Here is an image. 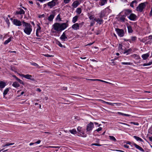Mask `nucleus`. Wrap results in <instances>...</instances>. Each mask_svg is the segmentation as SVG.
<instances>
[{
  "label": "nucleus",
  "instance_id": "obj_1",
  "mask_svg": "<svg viewBox=\"0 0 152 152\" xmlns=\"http://www.w3.org/2000/svg\"><path fill=\"white\" fill-rule=\"evenodd\" d=\"M68 26V24L66 23H56L52 26L54 29L57 31H61L65 29Z\"/></svg>",
  "mask_w": 152,
  "mask_h": 152
},
{
  "label": "nucleus",
  "instance_id": "obj_2",
  "mask_svg": "<svg viewBox=\"0 0 152 152\" xmlns=\"http://www.w3.org/2000/svg\"><path fill=\"white\" fill-rule=\"evenodd\" d=\"M23 26L24 27L23 31L24 33L28 35L30 34L32 31V26L30 24L24 21L22 22Z\"/></svg>",
  "mask_w": 152,
  "mask_h": 152
},
{
  "label": "nucleus",
  "instance_id": "obj_3",
  "mask_svg": "<svg viewBox=\"0 0 152 152\" xmlns=\"http://www.w3.org/2000/svg\"><path fill=\"white\" fill-rule=\"evenodd\" d=\"M148 3V2H145L140 4L136 7V10L140 12H142L143 10L145 7L146 5Z\"/></svg>",
  "mask_w": 152,
  "mask_h": 152
},
{
  "label": "nucleus",
  "instance_id": "obj_4",
  "mask_svg": "<svg viewBox=\"0 0 152 152\" xmlns=\"http://www.w3.org/2000/svg\"><path fill=\"white\" fill-rule=\"evenodd\" d=\"M58 4V0H52L48 2L47 4H45L44 5L46 6V5H47L51 9Z\"/></svg>",
  "mask_w": 152,
  "mask_h": 152
},
{
  "label": "nucleus",
  "instance_id": "obj_5",
  "mask_svg": "<svg viewBox=\"0 0 152 152\" xmlns=\"http://www.w3.org/2000/svg\"><path fill=\"white\" fill-rule=\"evenodd\" d=\"M94 128V124L91 122H90L87 126L86 128V132H90Z\"/></svg>",
  "mask_w": 152,
  "mask_h": 152
},
{
  "label": "nucleus",
  "instance_id": "obj_6",
  "mask_svg": "<svg viewBox=\"0 0 152 152\" xmlns=\"http://www.w3.org/2000/svg\"><path fill=\"white\" fill-rule=\"evenodd\" d=\"M19 75L22 77L25 78L26 79H27L30 80H31L34 81L35 79L34 78L32 77V76L31 75L29 74H27L26 75L23 74H19Z\"/></svg>",
  "mask_w": 152,
  "mask_h": 152
},
{
  "label": "nucleus",
  "instance_id": "obj_7",
  "mask_svg": "<svg viewBox=\"0 0 152 152\" xmlns=\"http://www.w3.org/2000/svg\"><path fill=\"white\" fill-rule=\"evenodd\" d=\"M84 23L83 22H82V23L79 24L78 23H75L72 25V28L74 30H77L79 29L80 26L83 25Z\"/></svg>",
  "mask_w": 152,
  "mask_h": 152
},
{
  "label": "nucleus",
  "instance_id": "obj_8",
  "mask_svg": "<svg viewBox=\"0 0 152 152\" xmlns=\"http://www.w3.org/2000/svg\"><path fill=\"white\" fill-rule=\"evenodd\" d=\"M115 30L116 31L118 35L120 37L124 36V30L122 29H120L118 28L115 29Z\"/></svg>",
  "mask_w": 152,
  "mask_h": 152
},
{
  "label": "nucleus",
  "instance_id": "obj_9",
  "mask_svg": "<svg viewBox=\"0 0 152 152\" xmlns=\"http://www.w3.org/2000/svg\"><path fill=\"white\" fill-rule=\"evenodd\" d=\"M14 25L17 26H20L22 25L21 22L17 19H14L13 21Z\"/></svg>",
  "mask_w": 152,
  "mask_h": 152
},
{
  "label": "nucleus",
  "instance_id": "obj_10",
  "mask_svg": "<svg viewBox=\"0 0 152 152\" xmlns=\"http://www.w3.org/2000/svg\"><path fill=\"white\" fill-rule=\"evenodd\" d=\"M128 17L130 20L134 21L136 20L137 17L134 14L131 13Z\"/></svg>",
  "mask_w": 152,
  "mask_h": 152
},
{
  "label": "nucleus",
  "instance_id": "obj_11",
  "mask_svg": "<svg viewBox=\"0 0 152 152\" xmlns=\"http://www.w3.org/2000/svg\"><path fill=\"white\" fill-rule=\"evenodd\" d=\"M66 31L64 32H63L60 37V39L62 41H65L67 39V37L66 36L65 33Z\"/></svg>",
  "mask_w": 152,
  "mask_h": 152
},
{
  "label": "nucleus",
  "instance_id": "obj_12",
  "mask_svg": "<svg viewBox=\"0 0 152 152\" xmlns=\"http://www.w3.org/2000/svg\"><path fill=\"white\" fill-rule=\"evenodd\" d=\"M99 17L100 18H102L104 17L107 16V15L104 10L101 11L99 13Z\"/></svg>",
  "mask_w": 152,
  "mask_h": 152
},
{
  "label": "nucleus",
  "instance_id": "obj_13",
  "mask_svg": "<svg viewBox=\"0 0 152 152\" xmlns=\"http://www.w3.org/2000/svg\"><path fill=\"white\" fill-rule=\"evenodd\" d=\"M137 37L136 36H132L131 37L130 39H128L127 41L131 43L132 42H135L137 40Z\"/></svg>",
  "mask_w": 152,
  "mask_h": 152
},
{
  "label": "nucleus",
  "instance_id": "obj_14",
  "mask_svg": "<svg viewBox=\"0 0 152 152\" xmlns=\"http://www.w3.org/2000/svg\"><path fill=\"white\" fill-rule=\"evenodd\" d=\"M25 14V11L21 8H19L18 10L16 12L15 14Z\"/></svg>",
  "mask_w": 152,
  "mask_h": 152
},
{
  "label": "nucleus",
  "instance_id": "obj_15",
  "mask_svg": "<svg viewBox=\"0 0 152 152\" xmlns=\"http://www.w3.org/2000/svg\"><path fill=\"white\" fill-rule=\"evenodd\" d=\"M6 83L3 81H1L0 82V88L2 89L4 88L6 86Z\"/></svg>",
  "mask_w": 152,
  "mask_h": 152
},
{
  "label": "nucleus",
  "instance_id": "obj_16",
  "mask_svg": "<svg viewBox=\"0 0 152 152\" xmlns=\"http://www.w3.org/2000/svg\"><path fill=\"white\" fill-rule=\"evenodd\" d=\"M124 14L126 16L128 15L131 14L132 11L129 9H127L124 10Z\"/></svg>",
  "mask_w": 152,
  "mask_h": 152
},
{
  "label": "nucleus",
  "instance_id": "obj_17",
  "mask_svg": "<svg viewBox=\"0 0 152 152\" xmlns=\"http://www.w3.org/2000/svg\"><path fill=\"white\" fill-rule=\"evenodd\" d=\"M104 10L105 11L107 15L112 12V10L109 9V7H107L106 8L104 9Z\"/></svg>",
  "mask_w": 152,
  "mask_h": 152
},
{
  "label": "nucleus",
  "instance_id": "obj_18",
  "mask_svg": "<svg viewBox=\"0 0 152 152\" xmlns=\"http://www.w3.org/2000/svg\"><path fill=\"white\" fill-rule=\"evenodd\" d=\"M134 146H135V147H136V148L141 151H142L143 152H144V150L140 146H139V145H137L136 144H134Z\"/></svg>",
  "mask_w": 152,
  "mask_h": 152
},
{
  "label": "nucleus",
  "instance_id": "obj_19",
  "mask_svg": "<svg viewBox=\"0 0 152 152\" xmlns=\"http://www.w3.org/2000/svg\"><path fill=\"white\" fill-rule=\"evenodd\" d=\"M137 2L136 0H134L132 1L130 4V6L131 7L134 8V7L137 6Z\"/></svg>",
  "mask_w": 152,
  "mask_h": 152
},
{
  "label": "nucleus",
  "instance_id": "obj_20",
  "mask_svg": "<svg viewBox=\"0 0 152 152\" xmlns=\"http://www.w3.org/2000/svg\"><path fill=\"white\" fill-rule=\"evenodd\" d=\"M79 4V2L77 1H74L72 4V6L74 8H76Z\"/></svg>",
  "mask_w": 152,
  "mask_h": 152
},
{
  "label": "nucleus",
  "instance_id": "obj_21",
  "mask_svg": "<svg viewBox=\"0 0 152 152\" xmlns=\"http://www.w3.org/2000/svg\"><path fill=\"white\" fill-rule=\"evenodd\" d=\"M149 56V54L148 53H147L142 55V57L143 60H146L148 58Z\"/></svg>",
  "mask_w": 152,
  "mask_h": 152
},
{
  "label": "nucleus",
  "instance_id": "obj_22",
  "mask_svg": "<svg viewBox=\"0 0 152 152\" xmlns=\"http://www.w3.org/2000/svg\"><path fill=\"white\" fill-rule=\"evenodd\" d=\"M10 88H7L5 89L3 93V94L4 97L6 95H7L10 90Z\"/></svg>",
  "mask_w": 152,
  "mask_h": 152
},
{
  "label": "nucleus",
  "instance_id": "obj_23",
  "mask_svg": "<svg viewBox=\"0 0 152 152\" xmlns=\"http://www.w3.org/2000/svg\"><path fill=\"white\" fill-rule=\"evenodd\" d=\"M99 4L101 6H103L107 3V0H99Z\"/></svg>",
  "mask_w": 152,
  "mask_h": 152
},
{
  "label": "nucleus",
  "instance_id": "obj_24",
  "mask_svg": "<svg viewBox=\"0 0 152 152\" xmlns=\"http://www.w3.org/2000/svg\"><path fill=\"white\" fill-rule=\"evenodd\" d=\"M133 58L136 59H139L140 58V56L138 55L134 54L131 56Z\"/></svg>",
  "mask_w": 152,
  "mask_h": 152
},
{
  "label": "nucleus",
  "instance_id": "obj_25",
  "mask_svg": "<svg viewBox=\"0 0 152 152\" xmlns=\"http://www.w3.org/2000/svg\"><path fill=\"white\" fill-rule=\"evenodd\" d=\"M13 39V37H10L9 38H8L7 40H6L4 42V45H7L8 43L9 42H10L12 40V39Z\"/></svg>",
  "mask_w": 152,
  "mask_h": 152
},
{
  "label": "nucleus",
  "instance_id": "obj_26",
  "mask_svg": "<svg viewBox=\"0 0 152 152\" xmlns=\"http://www.w3.org/2000/svg\"><path fill=\"white\" fill-rule=\"evenodd\" d=\"M96 21L99 24H102L103 22V20L102 18H98L96 20Z\"/></svg>",
  "mask_w": 152,
  "mask_h": 152
},
{
  "label": "nucleus",
  "instance_id": "obj_27",
  "mask_svg": "<svg viewBox=\"0 0 152 152\" xmlns=\"http://www.w3.org/2000/svg\"><path fill=\"white\" fill-rule=\"evenodd\" d=\"M12 86L15 88H17L20 86V84L18 82H15L12 84Z\"/></svg>",
  "mask_w": 152,
  "mask_h": 152
},
{
  "label": "nucleus",
  "instance_id": "obj_28",
  "mask_svg": "<svg viewBox=\"0 0 152 152\" xmlns=\"http://www.w3.org/2000/svg\"><path fill=\"white\" fill-rule=\"evenodd\" d=\"M127 28L128 32L129 33H132L133 32V30L131 26L129 25L127 26Z\"/></svg>",
  "mask_w": 152,
  "mask_h": 152
},
{
  "label": "nucleus",
  "instance_id": "obj_29",
  "mask_svg": "<svg viewBox=\"0 0 152 152\" xmlns=\"http://www.w3.org/2000/svg\"><path fill=\"white\" fill-rule=\"evenodd\" d=\"M132 51V49L131 48H129L128 50H125L124 52V54H126V55L129 54Z\"/></svg>",
  "mask_w": 152,
  "mask_h": 152
},
{
  "label": "nucleus",
  "instance_id": "obj_30",
  "mask_svg": "<svg viewBox=\"0 0 152 152\" xmlns=\"http://www.w3.org/2000/svg\"><path fill=\"white\" fill-rule=\"evenodd\" d=\"M133 137L137 141H139L141 142H143V140L141 138L137 136H134Z\"/></svg>",
  "mask_w": 152,
  "mask_h": 152
},
{
  "label": "nucleus",
  "instance_id": "obj_31",
  "mask_svg": "<svg viewBox=\"0 0 152 152\" xmlns=\"http://www.w3.org/2000/svg\"><path fill=\"white\" fill-rule=\"evenodd\" d=\"M88 17L89 18L90 20H93L94 17V15L90 13H88Z\"/></svg>",
  "mask_w": 152,
  "mask_h": 152
},
{
  "label": "nucleus",
  "instance_id": "obj_32",
  "mask_svg": "<svg viewBox=\"0 0 152 152\" xmlns=\"http://www.w3.org/2000/svg\"><path fill=\"white\" fill-rule=\"evenodd\" d=\"M78 16H75L74 17L72 20V22L73 23H75L78 20Z\"/></svg>",
  "mask_w": 152,
  "mask_h": 152
},
{
  "label": "nucleus",
  "instance_id": "obj_33",
  "mask_svg": "<svg viewBox=\"0 0 152 152\" xmlns=\"http://www.w3.org/2000/svg\"><path fill=\"white\" fill-rule=\"evenodd\" d=\"M117 114L120 115H124L126 116H131V115H130L124 113H121L120 112H118L117 113Z\"/></svg>",
  "mask_w": 152,
  "mask_h": 152
},
{
  "label": "nucleus",
  "instance_id": "obj_34",
  "mask_svg": "<svg viewBox=\"0 0 152 152\" xmlns=\"http://www.w3.org/2000/svg\"><path fill=\"white\" fill-rule=\"evenodd\" d=\"M54 16L53 15H50L48 17V19L49 21H52L54 18Z\"/></svg>",
  "mask_w": 152,
  "mask_h": 152
},
{
  "label": "nucleus",
  "instance_id": "obj_35",
  "mask_svg": "<svg viewBox=\"0 0 152 152\" xmlns=\"http://www.w3.org/2000/svg\"><path fill=\"white\" fill-rule=\"evenodd\" d=\"M14 144V143H7L5 145H2V147H4L6 146H8L10 145H13Z\"/></svg>",
  "mask_w": 152,
  "mask_h": 152
},
{
  "label": "nucleus",
  "instance_id": "obj_36",
  "mask_svg": "<svg viewBox=\"0 0 152 152\" xmlns=\"http://www.w3.org/2000/svg\"><path fill=\"white\" fill-rule=\"evenodd\" d=\"M69 132L72 134H75L77 133V131L75 129H73L72 130H70Z\"/></svg>",
  "mask_w": 152,
  "mask_h": 152
},
{
  "label": "nucleus",
  "instance_id": "obj_37",
  "mask_svg": "<svg viewBox=\"0 0 152 152\" xmlns=\"http://www.w3.org/2000/svg\"><path fill=\"white\" fill-rule=\"evenodd\" d=\"M121 64L124 65H132L133 63L130 62H121Z\"/></svg>",
  "mask_w": 152,
  "mask_h": 152
},
{
  "label": "nucleus",
  "instance_id": "obj_38",
  "mask_svg": "<svg viewBox=\"0 0 152 152\" xmlns=\"http://www.w3.org/2000/svg\"><path fill=\"white\" fill-rule=\"evenodd\" d=\"M110 139L114 141H116V140L115 138L113 136H109Z\"/></svg>",
  "mask_w": 152,
  "mask_h": 152
},
{
  "label": "nucleus",
  "instance_id": "obj_39",
  "mask_svg": "<svg viewBox=\"0 0 152 152\" xmlns=\"http://www.w3.org/2000/svg\"><path fill=\"white\" fill-rule=\"evenodd\" d=\"M125 18V16H121L119 18V19L121 21L124 22V21Z\"/></svg>",
  "mask_w": 152,
  "mask_h": 152
},
{
  "label": "nucleus",
  "instance_id": "obj_40",
  "mask_svg": "<svg viewBox=\"0 0 152 152\" xmlns=\"http://www.w3.org/2000/svg\"><path fill=\"white\" fill-rule=\"evenodd\" d=\"M76 12L78 14H80L81 12V8H78L76 10Z\"/></svg>",
  "mask_w": 152,
  "mask_h": 152
},
{
  "label": "nucleus",
  "instance_id": "obj_41",
  "mask_svg": "<svg viewBox=\"0 0 152 152\" xmlns=\"http://www.w3.org/2000/svg\"><path fill=\"white\" fill-rule=\"evenodd\" d=\"M82 128L80 126H78L77 128V130L78 132L80 133H82L83 134V132L81 130Z\"/></svg>",
  "mask_w": 152,
  "mask_h": 152
},
{
  "label": "nucleus",
  "instance_id": "obj_42",
  "mask_svg": "<svg viewBox=\"0 0 152 152\" xmlns=\"http://www.w3.org/2000/svg\"><path fill=\"white\" fill-rule=\"evenodd\" d=\"M37 26H38V27L37 28V29L36 32L40 33L41 31V28L38 25H37Z\"/></svg>",
  "mask_w": 152,
  "mask_h": 152
},
{
  "label": "nucleus",
  "instance_id": "obj_43",
  "mask_svg": "<svg viewBox=\"0 0 152 152\" xmlns=\"http://www.w3.org/2000/svg\"><path fill=\"white\" fill-rule=\"evenodd\" d=\"M148 37H145L142 40H140V41L143 43H145L146 41L148 40Z\"/></svg>",
  "mask_w": 152,
  "mask_h": 152
},
{
  "label": "nucleus",
  "instance_id": "obj_44",
  "mask_svg": "<svg viewBox=\"0 0 152 152\" xmlns=\"http://www.w3.org/2000/svg\"><path fill=\"white\" fill-rule=\"evenodd\" d=\"M56 44L58 45L60 47L62 48L63 47H64V46H63L61 43L59 41H57L56 42Z\"/></svg>",
  "mask_w": 152,
  "mask_h": 152
},
{
  "label": "nucleus",
  "instance_id": "obj_45",
  "mask_svg": "<svg viewBox=\"0 0 152 152\" xmlns=\"http://www.w3.org/2000/svg\"><path fill=\"white\" fill-rule=\"evenodd\" d=\"M126 143L130 145L132 147H133L134 146V144H135V143H132L131 142L128 141H127Z\"/></svg>",
  "mask_w": 152,
  "mask_h": 152
},
{
  "label": "nucleus",
  "instance_id": "obj_46",
  "mask_svg": "<svg viewBox=\"0 0 152 152\" xmlns=\"http://www.w3.org/2000/svg\"><path fill=\"white\" fill-rule=\"evenodd\" d=\"M31 64L32 65L36 66L37 67H38L39 66V65L37 64L34 62H31Z\"/></svg>",
  "mask_w": 152,
  "mask_h": 152
},
{
  "label": "nucleus",
  "instance_id": "obj_47",
  "mask_svg": "<svg viewBox=\"0 0 152 152\" xmlns=\"http://www.w3.org/2000/svg\"><path fill=\"white\" fill-rule=\"evenodd\" d=\"M47 148H59L60 147L59 146H48L47 147Z\"/></svg>",
  "mask_w": 152,
  "mask_h": 152
},
{
  "label": "nucleus",
  "instance_id": "obj_48",
  "mask_svg": "<svg viewBox=\"0 0 152 152\" xmlns=\"http://www.w3.org/2000/svg\"><path fill=\"white\" fill-rule=\"evenodd\" d=\"M123 46L121 44H119L118 45V50H123Z\"/></svg>",
  "mask_w": 152,
  "mask_h": 152
},
{
  "label": "nucleus",
  "instance_id": "obj_49",
  "mask_svg": "<svg viewBox=\"0 0 152 152\" xmlns=\"http://www.w3.org/2000/svg\"><path fill=\"white\" fill-rule=\"evenodd\" d=\"M98 81H101V82H104V83H109V84H111V83H109L108 82H107V81H104V80H100V79H98Z\"/></svg>",
  "mask_w": 152,
  "mask_h": 152
},
{
  "label": "nucleus",
  "instance_id": "obj_50",
  "mask_svg": "<svg viewBox=\"0 0 152 152\" xmlns=\"http://www.w3.org/2000/svg\"><path fill=\"white\" fill-rule=\"evenodd\" d=\"M71 0H64V3L65 4H68L70 1Z\"/></svg>",
  "mask_w": 152,
  "mask_h": 152
},
{
  "label": "nucleus",
  "instance_id": "obj_51",
  "mask_svg": "<svg viewBox=\"0 0 152 152\" xmlns=\"http://www.w3.org/2000/svg\"><path fill=\"white\" fill-rule=\"evenodd\" d=\"M102 128L101 127H99V128H98V129H96L94 131H97V132H99L100 131H101L102 130Z\"/></svg>",
  "mask_w": 152,
  "mask_h": 152
},
{
  "label": "nucleus",
  "instance_id": "obj_52",
  "mask_svg": "<svg viewBox=\"0 0 152 152\" xmlns=\"http://www.w3.org/2000/svg\"><path fill=\"white\" fill-rule=\"evenodd\" d=\"M44 56L46 57H52L53 56L49 55L48 54L44 55Z\"/></svg>",
  "mask_w": 152,
  "mask_h": 152
},
{
  "label": "nucleus",
  "instance_id": "obj_53",
  "mask_svg": "<svg viewBox=\"0 0 152 152\" xmlns=\"http://www.w3.org/2000/svg\"><path fill=\"white\" fill-rule=\"evenodd\" d=\"M18 82L21 84H22L23 85H24V82H23V81H22V80H20V79H19V81H18Z\"/></svg>",
  "mask_w": 152,
  "mask_h": 152
},
{
  "label": "nucleus",
  "instance_id": "obj_54",
  "mask_svg": "<svg viewBox=\"0 0 152 152\" xmlns=\"http://www.w3.org/2000/svg\"><path fill=\"white\" fill-rule=\"evenodd\" d=\"M106 104H109V105H112V106H113L114 104V103H112L108 102H106Z\"/></svg>",
  "mask_w": 152,
  "mask_h": 152
},
{
  "label": "nucleus",
  "instance_id": "obj_55",
  "mask_svg": "<svg viewBox=\"0 0 152 152\" xmlns=\"http://www.w3.org/2000/svg\"><path fill=\"white\" fill-rule=\"evenodd\" d=\"M87 80H89L91 81H98V79H86Z\"/></svg>",
  "mask_w": 152,
  "mask_h": 152
},
{
  "label": "nucleus",
  "instance_id": "obj_56",
  "mask_svg": "<svg viewBox=\"0 0 152 152\" xmlns=\"http://www.w3.org/2000/svg\"><path fill=\"white\" fill-rule=\"evenodd\" d=\"M114 104H115L116 106H120L122 104V103H114Z\"/></svg>",
  "mask_w": 152,
  "mask_h": 152
},
{
  "label": "nucleus",
  "instance_id": "obj_57",
  "mask_svg": "<svg viewBox=\"0 0 152 152\" xmlns=\"http://www.w3.org/2000/svg\"><path fill=\"white\" fill-rule=\"evenodd\" d=\"M56 19H57V20L59 19L60 21L61 20V18H60V14H58L57 16V18H56Z\"/></svg>",
  "mask_w": 152,
  "mask_h": 152
},
{
  "label": "nucleus",
  "instance_id": "obj_58",
  "mask_svg": "<svg viewBox=\"0 0 152 152\" xmlns=\"http://www.w3.org/2000/svg\"><path fill=\"white\" fill-rule=\"evenodd\" d=\"M119 123V124H124V125H126L128 126H130V125L128 124H126V123H122V122H119L118 123Z\"/></svg>",
  "mask_w": 152,
  "mask_h": 152
},
{
  "label": "nucleus",
  "instance_id": "obj_59",
  "mask_svg": "<svg viewBox=\"0 0 152 152\" xmlns=\"http://www.w3.org/2000/svg\"><path fill=\"white\" fill-rule=\"evenodd\" d=\"M91 145H95L96 146H100L101 145H99L97 143H93Z\"/></svg>",
  "mask_w": 152,
  "mask_h": 152
},
{
  "label": "nucleus",
  "instance_id": "obj_60",
  "mask_svg": "<svg viewBox=\"0 0 152 152\" xmlns=\"http://www.w3.org/2000/svg\"><path fill=\"white\" fill-rule=\"evenodd\" d=\"M97 100L99 101H101L102 103H106V102H105L102 99H97Z\"/></svg>",
  "mask_w": 152,
  "mask_h": 152
},
{
  "label": "nucleus",
  "instance_id": "obj_61",
  "mask_svg": "<svg viewBox=\"0 0 152 152\" xmlns=\"http://www.w3.org/2000/svg\"><path fill=\"white\" fill-rule=\"evenodd\" d=\"M148 37V40L151 39V40L152 39V35H150L148 37Z\"/></svg>",
  "mask_w": 152,
  "mask_h": 152
},
{
  "label": "nucleus",
  "instance_id": "obj_62",
  "mask_svg": "<svg viewBox=\"0 0 152 152\" xmlns=\"http://www.w3.org/2000/svg\"><path fill=\"white\" fill-rule=\"evenodd\" d=\"M131 123L132 124H133L134 125H138L139 124L137 122H131Z\"/></svg>",
  "mask_w": 152,
  "mask_h": 152
},
{
  "label": "nucleus",
  "instance_id": "obj_63",
  "mask_svg": "<svg viewBox=\"0 0 152 152\" xmlns=\"http://www.w3.org/2000/svg\"><path fill=\"white\" fill-rule=\"evenodd\" d=\"M94 23L95 22H94V21H92L90 23V26H93Z\"/></svg>",
  "mask_w": 152,
  "mask_h": 152
},
{
  "label": "nucleus",
  "instance_id": "obj_64",
  "mask_svg": "<svg viewBox=\"0 0 152 152\" xmlns=\"http://www.w3.org/2000/svg\"><path fill=\"white\" fill-rule=\"evenodd\" d=\"M45 16V15L44 14H42L41 15H40L39 16V18H41L42 17H44Z\"/></svg>",
  "mask_w": 152,
  "mask_h": 152
}]
</instances>
